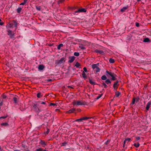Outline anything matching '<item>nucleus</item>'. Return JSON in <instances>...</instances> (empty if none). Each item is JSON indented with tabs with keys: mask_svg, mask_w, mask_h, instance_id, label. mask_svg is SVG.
Returning a JSON list of instances; mask_svg holds the SVG:
<instances>
[{
	"mask_svg": "<svg viewBox=\"0 0 151 151\" xmlns=\"http://www.w3.org/2000/svg\"><path fill=\"white\" fill-rule=\"evenodd\" d=\"M72 104L74 106H77L84 105L85 103L81 101H74L73 102Z\"/></svg>",
	"mask_w": 151,
	"mask_h": 151,
	"instance_id": "f257e3e1",
	"label": "nucleus"
},
{
	"mask_svg": "<svg viewBox=\"0 0 151 151\" xmlns=\"http://www.w3.org/2000/svg\"><path fill=\"white\" fill-rule=\"evenodd\" d=\"M99 65V64H93L92 65V68L93 70H95V71L96 73H98L100 71L101 69L98 66Z\"/></svg>",
	"mask_w": 151,
	"mask_h": 151,
	"instance_id": "f03ea898",
	"label": "nucleus"
},
{
	"mask_svg": "<svg viewBox=\"0 0 151 151\" xmlns=\"http://www.w3.org/2000/svg\"><path fill=\"white\" fill-rule=\"evenodd\" d=\"M33 108L35 109V111L39 113L42 111L37 107V104H34Z\"/></svg>",
	"mask_w": 151,
	"mask_h": 151,
	"instance_id": "7ed1b4c3",
	"label": "nucleus"
},
{
	"mask_svg": "<svg viewBox=\"0 0 151 151\" xmlns=\"http://www.w3.org/2000/svg\"><path fill=\"white\" fill-rule=\"evenodd\" d=\"M90 118L87 117H82L81 118H80L79 119H77L75 121V122H80V121H82L83 120H87Z\"/></svg>",
	"mask_w": 151,
	"mask_h": 151,
	"instance_id": "20e7f679",
	"label": "nucleus"
},
{
	"mask_svg": "<svg viewBox=\"0 0 151 151\" xmlns=\"http://www.w3.org/2000/svg\"><path fill=\"white\" fill-rule=\"evenodd\" d=\"M7 32H8V35H9L12 38L14 35V34L12 33V31L8 29L7 30Z\"/></svg>",
	"mask_w": 151,
	"mask_h": 151,
	"instance_id": "39448f33",
	"label": "nucleus"
},
{
	"mask_svg": "<svg viewBox=\"0 0 151 151\" xmlns=\"http://www.w3.org/2000/svg\"><path fill=\"white\" fill-rule=\"evenodd\" d=\"M65 58H63L60 60H58L57 61V62L58 64H61L65 62Z\"/></svg>",
	"mask_w": 151,
	"mask_h": 151,
	"instance_id": "423d86ee",
	"label": "nucleus"
},
{
	"mask_svg": "<svg viewBox=\"0 0 151 151\" xmlns=\"http://www.w3.org/2000/svg\"><path fill=\"white\" fill-rule=\"evenodd\" d=\"M118 83V81H117L114 83L113 85L114 88L116 90L118 88V86H119Z\"/></svg>",
	"mask_w": 151,
	"mask_h": 151,
	"instance_id": "0eeeda50",
	"label": "nucleus"
},
{
	"mask_svg": "<svg viewBox=\"0 0 151 151\" xmlns=\"http://www.w3.org/2000/svg\"><path fill=\"white\" fill-rule=\"evenodd\" d=\"M75 58L74 56H73L70 57L69 58V60L68 61L70 63H71L73 62L75 60Z\"/></svg>",
	"mask_w": 151,
	"mask_h": 151,
	"instance_id": "6e6552de",
	"label": "nucleus"
},
{
	"mask_svg": "<svg viewBox=\"0 0 151 151\" xmlns=\"http://www.w3.org/2000/svg\"><path fill=\"white\" fill-rule=\"evenodd\" d=\"M75 111V109L73 108H72L68 111H66V113L70 114L73 113Z\"/></svg>",
	"mask_w": 151,
	"mask_h": 151,
	"instance_id": "1a4fd4ad",
	"label": "nucleus"
},
{
	"mask_svg": "<svg viewBox=\"0 0 151 151\" xmlns=\"http://www.w3.org/2000/svg\"><path fill=\"white\" fill-rule=\"evenodd\" d=\"M95 52L96 53H98L100 54H102L104 53V51L101 50H96Z\"/></svg>",
	"mask_w": 151,
	"mask_h": 151,
	"instance_id": "9d476101",
	"label": "nucleus"
},
{
	"mask_svg": "<svg viewBox=\"0 0 151 151\" xmlns=\"http://www.w3.org/2000/svg\"><path fill=\"white\" fill-rule=\"evenodd\" d=\"M151 105V102H149L147 103L146 106V109L147 110H148L149 109L150 107V106Z\"/></svg>",
	"mask_w": 151,
	"mask_h": 151,
	"instance_id": "9b49d317",
	"label": "nucleus"
},
{
	"mask_svg": "<svg viewBox=\"0 0 151 151\" xmlns=\"http://www.w3.org/2000/svg\"><path fill=\"white\" fill-rule=\"evenodd\" d=\"M78 11H79V12H86V10L84 8L80 9H78Z\"/></svg>",
	"mask_w": 151,
	"mask_h": 151,
	"instance_id": "f8f14e48",
	"label": "nucleus"
},
{
	"mask_svg": "<svg viewBox=\"0 0 151 151\" xmlns=\"http://www.w3.org/2000/svg\"><path fill=\"white\" fill-rule=\"evenodd\" d=\"M40 143L44 147L46 145V144L44 141L41 140Z\"/></svg>",
	"mask_w": 151,
	"mask_h": 151,
	"instance_id": "ddd939ff",
	"label": "nucleus"
},
{
	"mask_svg": "<svg viewBox=\"0 0 151 151\" xmlns=\"http://www.w3.org/2000/svg\"><path fill=\"white\" fill-rule=\"evenodd\" d=\"M44 68V66L43 65H40L38 66V69L40 70H42Z\"/></svg>",
	"mask_w": 151,
	"mask_h": 151,
	"instance_id": "4468645a",
	"label": "nucleus"
},
{
	"mask_svg": "<svg viewBox=\"0 0 151 151\" xmlns=\"http://www.w3.org/2000/svg\"><path fill=\"white\" fill-rule=\"evenodd\" d=\"M82 76L83 78L84 79H86L87 78V76H86V74L85 73L84 71H83L82 73Z\"/></svg>",
	"mask_w": 151,
	"mask_h": 151,
	"instance_id": "2eb2a0df",
	"label": "nucleus"
},
{
	"mask_svg": "<svg viewBox=\"0 0 151 151\" xmlns=\"http://www.w3.org/2000/svg\"><path fill=\"white\" fill-rule=\"evenodd\" d=\"M128 8V6L124 7L121 9V11L122 12H124L125 10L127 9Z\"/></svg>",
	"mask_w": 151,
	"mask_h": 151,
	"instance_id": "dca6fc26",
	"label": "nucleus"
},
{
	"mask_svg": "<svg viewBox=\"0 0 151 151\" xmlns=\"http://www.w3.org/2000/svg\"><path fill=\"white\" fill-rule=\"evenodd\" d=\"M106 73L109 74L111 76H112L114 74V73L109 72L108 70L106 71Z\"/></svg>",
	"mask_w": 151,
	"mask_h": 151,
	"instance_id": "f3484780",
	"label": "nucleus"
},
{
	"mask_svg": "<svg viewBox=\"0 0 151 151\" xmlns=\"http://www.w3.org/2000/svg\"><path fill=\"white\" fill-rule=\"evenodd\" d=\"M89 83L92 85H94L95 84V82L94 81L91 79L89 80Z\"/></svg>",
	"mask_w": 151,
	"mask_h": 151,
	"instance_id": "a211bd4d",
	"label": "nucleus"
},
{
	"mask_svg": "<svg viewBox=\"0 0 151 151\" xmlns=\"http://www.w3.org/2000/svg\"><path fill=\"white\" fill-rule=\"evenodd\" d=\"M132 140L130 138H128L126 139L124 142V144L125 143V142H126L127 141H130Z\"/></svg>",
	"mask_w": 151,
	"mask_h": 151,
	"instance_id": "6ab92c4d",
	"label": "nucleus"
},
{
	"mask_svg": "<svg viewBox=\"0 0 151 151\" xmlns=\"http://www.w3.org/2000/svg\"><path fill=\"white\" fill-rule=\"evenodd\" d=\"M107 77L105 75H103L101 77V79L103 80H106Z\"/></svg>",
	"mask_w": 151,
	"mask_h": 151,
	"instance_id": "aec40b11",
	"label": "nucleus"
},
{
	"mask_svg": "<svg viewBox=\"0 0 151 151\" xmlns=\"http://www.w3.org/2000/svg\"><path fill=\"white\" fill-rule=\"evenodd\" d=\"M105 83L106 84H108L111 83V81L109 79H106L105 81Z\"/></svg>",
	"mask_w": 151,
	"mask_h": 151,
	"instance_id": "412c9836",
	"label": "nucleus"
},
{
	"mask_svg": "<svg viewBox=\"0 0 151 151\" xmlns=\"http://www.w3.org/2000/svg\"><path fill=\"white\" fill-rule=\"evenodd\" d=\"M57 103H50V106H57Z\"/></svg>",
	"mask_w": 151,
	"mask_h": 151,
	"instance_id": "4be33fe9",
	"label": "nucleus"
},
{
	"mask_svg": "<svg viewBox=\"0 0 151 151\" xmlns=\"http://www.w3.org/2000/svg\"><path fill=\"white\" fill-rule=\"evenodd\" d=\"M150 41V40L148 38H145L144 40V42H148Z\"/></svg>",
	"mask_w": 151,
	"mask_h": 151,
	"instance_id": "5701e85b",
	"label": "nucleus"
},
{
	"mask_svg": "<svg viewBox=\"0 0 151 151\" xmlns=\"http://www.w3.org/2000/svg\"><path fill=\"white\" fill-rule=\"evenodd\" d=\"M63 46L62 44H59L57 47V48L58 50H60V48Z\"/></svg>",
	"mask_w": 151,
	"mask_h": 151,
	"instance_id": "b1692460",
	"label": "nucleus"
},
{
	"mask_svg": "<svg viewBox=\"0 0 151 151\" xmlns=\"http://www.w3.org/2000/svg\"><path fill=\"white\" fill-rule=\"evenodd\" d=\"M114 60L112 58H110L109 60V62L111 63H113L114 62Z\"/></svg>",
	"mask_w": 151,
	"mask_h": 151,
	"instance_id": "393cba45",
	"label": "nucleus"
},
{
	"mask_svg": "<svg viewBox=\"0 0 151 151\" xmlns=\"http://www.w3.org/2000/svg\"><path fill=\"white\" fill-rule=\"evenodd\" d=\"M13 24L12 23H9V28H11L12 27H13Z\"/></svg>",
	"mask_w": 151,
	"mask_h": 151,
	"instance_id": "a878e982",
	"label": "nucleus"
},
{
	"mask_svg": "<svg viewBox=\"0 0 151 151\" xmlns=\"http://www.w3.org/2000/svg\"><path fill=\"white\" fill-rule=\"evenodd\" d=\"M13 101H14V102L15 103H17V99L16 97H14L13 98Z\"/></svg>",
	"mask_w": 151,
	"mask_h": 151,
	"instance_id": "bb28decb",
	"label": "nucleus"
},
{
	"mask_svg": "<svg viewBox=\"0 0 151 151\" xmlns=\"http://www.w3.org/2000/svg\"><path fill=\"white\" fill-rule=\"evenodd\" d=\"M134 145L136 147H138L139 146V143H135L134 144Z\"/></svg>",
	"mask_w": 151,
	"mask_h": 151,
	"instance_id": "cd10ccee",
	"label": "nucleus"
},
{
	"mask_svg": "<svg viewBox=\"0 0 151 151\" xmlns=\"http://www.w3.org/2000/svg\"><path fill=\"white\" fill-rule=\"evenodd\" d=\"M67 144V142H66L65 141L63 142L62 143L61 146H66Z\"/></svg>",
	"mask_w": 151,
	"mask_h": 151,
	"instance_id": "c85d7f7f",
	"label": "nucleus"
},
{
	"mask_svg": "<svg viewBox=\"0 0 151 151\" xmlns=\"http://www.w3.org/2000/svg\"><path fill=\"white\" fill-rule=\"evenodd\" d=\"M120 94V92L119 91H116V97H119Z\"/></svg>",
	"mask_w": 151,
	"mask_h": 151,
	"instance_id": "c756f323",
	"label": "nucleus"
},
{
	"mask_svg": "<svg viewBox=\"0 0 151 151\" xmlns=\"http://www.w3.org/2000/svg\"><path fill=\"white\" fill-rule=\"evenodd\" d=\"M1 126H8L9 125V124L7 123H1Z\"/></svg>",
	"mask_w": 151,
	"mask_h": 151,
	"instance_id": "7c9ffc66",
	"label": "nucleus"
},
{
	"mask_svg": "<svg viewBox=\"0 0 151 151\" xmlns=\"http://www.w3.org/2000/svg\"><path fill=\"white\" fill-rule=\"evenodd\" d=\"M79 47L81 49L84 50L85 49V47L82 45L79 46Z\"/></svg>",
	"mask_w": 151,
	"mask_h": 151,
	"instance_id": "2f4dec72",
	"label": "nucleus"
},
{
	"mask_svg": "<svg viewBox=\"0 0 151 151\" xmlns=\"http://www.w3.org/2000/svg\"><path fill=\"white\" fill-rule=\"evenodd\" d=\"M22 9L20 7H19L17 9V11L18 13H20Z\"/></svg>",
	"mask_w": 151,
	"mask_h": 151,
	"instance_id": "473e14b6",
	"label": "nucleus"
},
{
	"mask_svg": "<svg viewBox=\"0 0 151 151\" xmlns=\"http://www.w3.org/2000/svg\"><path fill=\"white\" fill-rule=\"evenodd\" d=\"M135 101H136L135 98H134L132 99V104H134L135 103Z\"/></svg>",
	"mask_w": 151,
	"mask_h": 151,
	"instance_id": "72a5a7b5",
	"label": "nucleus"
},
{
	"mask_svg": "<svg viewBox=\"0 0 151 151\" xmlns=\"http://www.w3.org/2000/svg\"><path fill=\"white\" fill-rule=\"evenodd\" d=\"M74 55L76 56H78L79 55V52H75L74 53Z\"/></svg>",
	"mask_w": 151,
	"mask_h": 151,
	"instance_id": "f704fd0d",
	"label": "nucleus"
},
{
	"mask_svg": "<svg viewBox=\"0 0 151 151\" xmlns=\"http://www.w3.org/2000/svg\"><path fill=\"white\" fill-rule=\"evenodd\" d=\"M75 65L76 67L78 68L80 65L79 63H78V62H77L76 63Z\"/></svg>",
	"mask_w": 151,
	"mask_h": 151,
	"instance_id": "c9c22d12",
	"label": "nucleus"
},
{
	"mask_svg": "<svg viewBox=\"0 0 151 151\" xmlns=\"http://www.w3.org/2000/svg\"><path fill=\"white\" fill-rule=\"evenodd\" d=\"M13 22H14V24L15 26L16 27H17V22L14 20L13 21Z\"/></svg>",
	"mask_w": 151,
	"mask_h": 151,
	"instance_id": "e433bc0d",
	"label": "nucleus"
},
{
	"mask_svg": "<svg viewBox=\"0 0 151 151\" xmlns=\"http://www.w3.org/2000/svg\"><path fill=\"white\" fill-rule=\"evenodd\" d=\"M37 96L38 98H40L41 97V93H38L37 94Z\"/></svg>",
	"mask_w": 151,
	"mask_h": 151,
	"instance_id": "4c0bfd02",
	"label": "nucleus"
},
{
	"mask_svg": "<svg viewBox=\"0 0 151 151\" xmlns=\"http://www.w3.org/2000/svg\"><path fill=\"white\" fill-rule=\"evenodd\" d=\"M36 9L40 11L41 10V7L40 6H36Z\"/></svg>",
	"mask_w": 151,
	"mask_h": 151,
	"instance_id": "58836bf2",
	"label": "nucleus"
},
{
	"mask_svg": "<svg viewBox=\"0 0 151 151\" xmlns=\"http://www.w3.org/2000/svg\"><path fill=\"white\" fill-rule=\"evenodd\" d=\"M111 77H112V78H111L112 80L113 81H114V80H116V78L114 76V75H113L112 76H111Z\"/></svg>",
	"mask_w": 151,
	"mask_h": 151,
	"instance_id": "ea45409f",
	"label": "nucleus"
},
{
	"mask_svg": "<svg viewBox=\"0 0 151 151\" xmlns=\"http://www.w3.org/2000/svg\"><path fill=\"white\" fill-rule=\"evenodd\" d=\"M80 13V12H79V11H78V9L77 10H76V11H75V12H74V14L75 15H77L78 14L77 13Z\"/></svg>",
	"mask_w": 151,
	"mask_h": 151,
	"instance_id": "a19ab883",
	"label": "nucleus"
},
{
	"mask_svg": "<svg viewBox=\"0 0 151 151\" xmlns=\"http://www.w3.org/2000/svg\"><path fill=\"white\" fill-rule=\"evenodd\" d=\"M49 132H50V130H49V129H47V131L46 132H45L44 133H45V134H48L49 133Z\"/></svg>",
	"mask_w": 151,
	"mask_h": 151,
	"instance_id": "79ce46f5",
	"label": "nucleus"
},
{
	"mask_svg": "<svg viewBox=\"0 0 151 151\" xmlns=\"http://www.w3.org/2000/svg\"><path fill=\"white\" fill-rule=\"evenodd\" d=\"M7 116H1V117H0V119H2V118L5 119L6 118H7Z\"/></svg>",
	"mask_w": 151,
	"mask_h": 151,
	"instance_id": "37998d69",
	"label": "nucleus"
},
{
	"mask_svg": "<svg viewBox=\"0 0 151 151\" xmlns=\"http://www.w3.org/2000/svg\"><path fill=\"white\" fill-rule=\"evenodd\" d=\"M110 142V140H108L105 143V144L106 145H107Z\"/></svg>",
	"mask_w": 151,
	"mask_h": 151,
	"instance_id": "c03bdc74",
	"label": "nucleus"
},
{
	"mask_svg": "<svg viewBox=\"0 0 151 151\" xmlns=\"http://www.w3.org/2000/svg\"><path fill=\"white\" fill-rule=\"evenodd\" d=\"M102 94H99L97 97V99H99L102 96Z\"/></svg>",
	"mask_w": 151,
	"mask_h": 151,
	"instance_id": "a18cd8bd",
	"label": "nucleus"
},
{
	"mask_svg": "<svg viewBox=\"0 0 151 151\" xmlns=\"http://www.w3.org/2000/svg\"><path fill=\"white\" fill-rule=\"evenodd\" d=\"M102 84L104 86V88H106L107 87V86L106 85V84L105 83H103Z\"/></svg>",
	"mask_w": 151,
	"mask_h": 151,
	"instance_id": "49530a36",
	"label": "nucleus"
},
{
	"mask_svg": "<svg viewBox=\"0 0 151 151\" xmlns=\"http://www.w3.org/2000/svg\"><path fill=\"white\" fill-rule=\"evenodd\" d=\"M36 151H42V149L41 148L37 149L36 150Z\"/></svg>",
	"mask_w": 151,
	"mask_h": 151,
	"instance_id": "de8ad7c7",
	"label": "nucleus"
},
{
	"mask_svg": "<svg viewBox=\"0 0 151 151\" xmlns=\"http://www.w3.org/2000/svg\"><path fill=\"white\" fill-rule=\"evenodd\" d=\"M83 70H84V72H87V68L86 67H84L83 68Z\"/></svg>",
	"mask_w": 151,
	"mask_h": 151,
	"instance_id": "09e8293b",
	"label": "nucleus"
},
{
	"mask_svg": "<svg viewBox=\"0 0 151 151\" xmlns=\"http://www.w3.org/2000/svg\"><path fill=\"white\" fill-rule=\"evenodd\" d=\"M136 26L137 27H139V23L138 22L136 23Z\"/></svg>",
	"mask_w": 151,
	"mask_h": 151,
	"instance_id": "8fccbe9b",
	"label": "nucleus"
},
{
	"mask_svg": "<svg viewBox=\"0 0 151 151\" xmlns=\"http://www.w3.org/2000/svg\"><path fill=\"white\" fill-rule=\"evenodd\" d=\"M140 139V137H136V140H138Z\"/></svg>",
	"mask_w": 151,
	"mask_h": 151,
	"instance_id": "3c124183",
	"label": "nucleus"
},
{
	"mask_svg": "<svg viewBox=\"0 0 151 151\" xmlns=\"http://www.w3.org/2000/svg\"><path fill=\"white\" fill-rule=\"evenodd\" d=\"M28 0H24L23 2L24 3V4H25L27 2Z\"/></svg>",
	"mask_w": 151,
	"mask_h": 151,
	"instance_id": "603ef678",
	"label": "nucleus"
},
{
	"mask_svg": "<svg viewBox=\"0 0 151 151\" xmlns=\"http://www.w3.org/2000/svg\"><path fill=\"white\" fill-rule=\"evenodd\" d=\"M4 24V22H0V25H3Z\"/></svg>",
	"mask_w": 151,
	"mask_h": 151,
	"instance_id": "864d4df0",
	"label": "nucleus"
},
{
	"mask_svg": "<svg viewBox=\"0 0 151 151\" xmlns=\"http://www.w3.org/2000/svg\"><path fill=\"white\" fill-rule=\"evenodd\" d=\"M41 104H46V103L45 102H42L41 103Z\"/></svg>",
	"mask_w": 151,
	"mask_h": 151,
	"instance_id": "5fc2aeb1",
	"label": "nucleus"
},
{
	"mask_svg": "<svg viewBox=\"0 0 151 151\" xmlns=\"http://www.w3.org/2000/svg\"><path fill=\"white\" fill-rule=\"evenodd\" d=\"M25 4H24V3L23 2H22V3H21L20 4V5H24Z\"/></svg>",
	"mask_w": 151,
	"mask_h": 151,
	"instance_id": "6e6d98bb",
	"label": "nucleus"
},
{
	"mask_svg": "<svg viewBox=\"0 0 151 151\" xmlns=\"http://www.w3.org/2000/svg\"><path fill=\"white\" fill-rule=\"evenodd\" d=\"M68 88H73L72 87H71V86H68Z\"/></svg>",
	"mask_w": 151,
	"mask_h": 151,
	"instance_id": "4d7b16f0",
	"label": "nucleus"
},
{
	"mask_svg": "<svg viewBox=\"0 0 151 151\" xmlns=\"http://www.w3.org/2000/svg\"><path fill=\"white\" fill-rule=\"evenodd\" d=\"M58 110H59V109H56L55 110L56 111H58Z\"/></svg>",
	"mask_w": 151,
	"mask_h": 151,
	"instance_id": "13d9d810",
	"label": "nucleus"
},
{
	"mask_svg": "<svg viewBox=\"0 0 151 151\" xmlns=\"http://www.w3.org/2000/svg\"><path fill=\"white\" fill-rule=\"evenodd\" d=\"M141 0H137V1H138V2H139V1H140Z\"/></svg>",
	"mask_w": 151,
	"mask_h": 151,
	"instance_id": "bf43d9fd",
	"label": "nucleus"
},
{
	"mask_svg": "<svg viewBox=\"0 0 151 151\" xmlns=\"http://www.w3.org/2000/svg\"><path fill=\"white\" fill-rule=\"evenodd\" d=\"M6 96H4V97H3V98H6Z\"/></svg>",
	"mask_w": 151,
	"mask_h": 151,
	"instance_id": "052dcab7",
	"label": "nucleus"
},
{
	"mask_svg": "<svg viewBox=\"0 0 151 151\" xmlns=\"http://www.w3.org/2000/svg\"><path fill=\"white\" fill-rule=\"evenodd\" d=\"M2 105V103H1L0 104V105Z\"/></svg>",
	"mask_w": 151,
	"mask_h": 151,
	"instance_id": "680f3d73",
	"label": "nucleus"
},
{
	"mask_svg": "<svg viewBox=\"0 0 151 151\" xmlns=\"http://www.w3.org/2000/svg\"><path fill=\"white\" fill-rule=\"evenodd\" d=\"M1 19H0V22H1Z\"/></svg>",
	"mask_w": 151,
	"mask_h": 151,
	"instance_id": "e2e57ef3",
	"label": "nucleus"
},
{
	"mask_svg": "<svg viewBox=\"0 0 151 151\" xmlns=\"http://www.w3.org/2000/svg\"><path fill=\"white\" fill-rule=\"evenodd\" d=\"M149 151V150H148V151Z\"/></svg>",
	"mask_w": 151,
	"mask_h": 151,
	"instance_id": "0e129e2a",
	"label": "nucleus"
}]
</instances>
